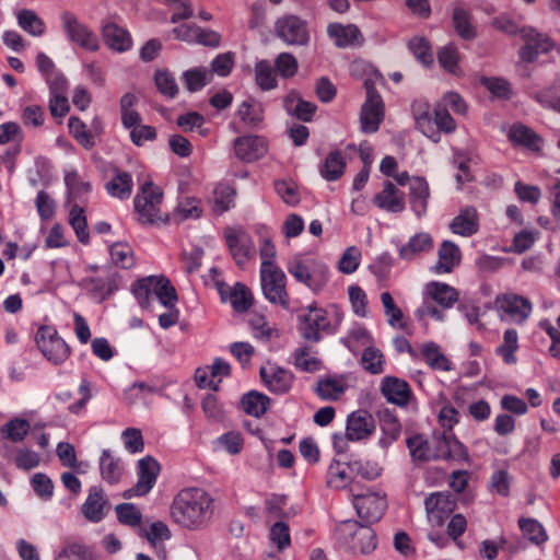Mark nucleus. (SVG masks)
<instances>
[{
  "label": "nucleus",
  "instance_id": "60",
  "mask_svg": "<svg viewBox=\"0 0 560 560\" xmlns=\"http://www.w3.org/2000/svg\"><path fill=\"white\" fill-rule=\"evenodd\" d=\"M233 201L234 190L226 185L218 186L213 192L212 210L215 214L220 215L233 206Z\"/></svg>",
  "mask_w": 560,
  "mask_h": 560
},
{
  "label": "nucleus",
  "instance_id": "47",
  "mask_svg": "<svg viewBox=\"0 0 560 560\" xmlns=\"http://www.w3.org/2000/svg\"><path fill=\"white\" fill-rule=\"evenodd\" d=\"M518 526L525 537L535 545H541L548 539L544 526L535 518L521 517Z\"/></svg>",
  "mask_w": 560,
  "mask_h": 560
},
{
  "label": "nucleus",
  "instance_id": "38",
  "mask_svg": "<svg viewBox=\"0 0 560 560\" xmlns=\"http://www.w3.org/2000/svg\"><path fill=\"white\" fill-rule=\"evenodd\" d=\"M427 292L438 304L444 308L452 307L458 300L457 291L446 283L431 282L427 285Z\"/></svg>",
  "mask_w": 560,
  "mask_h": 560
},
{
  "label": "nucleus",
  "instance_id": "58",
  "mask_svg": "<svg viewBox=\"0 0 560 560\" xmlns=\"http://www.w3.org/2000/svg\"><path fill=\"white\" fill-rule=\"evenodd\" d=\"M113 262L121 268L128 269L135 265L132 248L126 243H115L109 248Z\"/></svg>",
  "mask_w": 560,
  "mask_h": 560
},
{
  "label": "nucleus",
  "instance_id": "28",
  "mask_svg": "<svg viewBox=\"0 0 560 560\" xmlns=\"http://www.w3.org/2000/svg\"><path fill=\"white\" fill-rule=\"evenodd\" d=\"M377 415L382 430V436L378 444L386 448L399 438L401 424L394 411L387 408L380 410Z\"/></svg>",
  "mask_w": 560,
  "mask_h": 560
},
{
  "label": "nucleus",
  "instance_id": "30",
  "mask_svg": "<svg viewBox=\"0 0 560 560\" xmlns=\"http://www.w3.org/2000/svg\"><path fill=\"white\" fill-rule=\"evenodd\" d=\"M438 262L433 267L436 273L451 272L460 262L459 247L452 241H443L438 250Z\"/></svg>",
  "mask_w": 560,
  "mask_h": 560
},
{
  "label": "nucleus",
  "instance_id": "49",
  "mask_svg": "<svg viewBox=\"0 0 560 560\" xmlns=\"http://www.w3.org/2000/svg\"><path fill=\"white\" fill-rule=\"evenodd\" d=\"M361 364L363 369L369 373L381 374L384 372V354L380 349L370 345L364 349L362 353Z\"/></svg>",
  "mask_w": 560,
  "mask_h": 560
},
{
  "label": "nucleus",
  "instance_id": "13",
  "mask_svg": "<svg viewBox=\"0 0 560 560\" xmlns=\"http://www.w3.org/2000/svg\"><path fill=\"white\" fill-rule=\"evenodd\" d=\"M375 420L369 411L355 410L347 417L346 440L351 442L368 440L375 432Z\"/></svg>",
  "mask_w": 560,
  "mask_h": 560
},
{
  "label": "nucleus",
  "instance_id": "54",
  "mask_svg": "<svg viewBox=\"0 0 560 560\" xmlns=\"http://www.w3.org/2000/svg\"><path fill=\"white\" fill-rule=\"evenodd\" d=\"M70 135L85 149H92L95 141L90 131L86 130V125L78 117H70L68 121Z\"/></svg>",
  "mask_w": 560,
  "mask_h": 560
},
{
  "label": "nucleus",
  "instance_id": "56",
  "mask_svg": "<svg viewBox=\"0 0 560 560\" xmlns=\"http://www.w3.org/2000/svg\"><path fill=\"white\" fill-rule=\"evenodd\" d=\"M255 78L257 85L264 91H269L277 86L273 69L267 60H260L256 63Z\"/></svg>",
  "mask_w": 560,
  "mask_h": 560
},
{
  "label": "nucleus",
  "instance_id": "46",
  "mask_svg": "<svg viewBox=\"0 0 560 560\" xmlns=\"http://www.w3.org/2000/svg\"><path fill=\"white\" fill-rule=\"evenodd\" d=\"M69 223L74 230L79 241L83 244L90 242V234L88 231V222L84 215V208L79 203H73L69 212Z\"/></svg>",
  "mask_w": 560,
  "mask_h": 560
},
{
  "label": "nucleus",
  "instance_id": "20",
  "mask_svg": "<svg viewBox=\"0 0 560 560\" xmlns=\"http://www.w3.org/2000/svg\"><path fill=\"white\" fill-rule=\"evenodd\" d=\"M373 203L387 212L399 213L405 210V192L398 189L392 182L386 180L383 189L373 198Z\"/></svg>",
  "mask_w": 560,
  "mask_h": 560
},
{
  "label": "nucleus",
  "instance_id": "12",
  "mask_svg": "<svg viewBox=\"0 0 560 560\" xmlns=\"http://www.w3.org/2000/svg\"><path fill=\"white\" fill-rule=\"evenodd\" d=\"M226 246L237 266H244L250 258L254 244L248 233L243 229L226 226L223 232Z\"/></svg>",
  "mask_w": 560,
  "mask_h": 560
},
{
  "label": "nucleus",
  "instance_id": "55",
  "mask_svg": "<svg viewBox=\"0 0 560 560\" xmlns=\"http://www.w3.org/2000/svg\"><path fill=\"white\" fill-rule=\"evenodd\" d=\"M517 339V331L515 329H506L503 335V343L497 348V354L501 355L508 364L516 362L514 352L518 348Z\"/></svg>",
  "mask_w": 560,
  "mask_h": 560
},
{
  "label": "nucleus",
  "instance_id": "35",
  "mask_svg": "<svg viewBox=\"0 0 560 560\" xmlns=\"http://www.w3.org/2000/svg\"><path fill=\"white\" fill-rule=\"evenodd\" d=\"M453 26L457 35L466 40L477 36L476 27L471 23V13L462 5H455L452 14Z\"/></svg>",
  "mask_w": 560,
  "mask_h": 560
},
{
  "label": "nucleus",
  "instance_id": "45",
  "mask_svg": "<svg viewBox=\"0 0 560 560\" xmlns=\"http://www.w3.org/2000/svg\"><path fill=\"white\" fill-rule=\"evenodd\" d=\"M107 192L119 199H127L132 191V178L127 172H118L116 176L106 184Z\"/></svg>",
  "mask_w": 560,
  "mask_h": 560
},
{
  "label": "nucleus",
  "instance_id": "6",
  "mask_svg": "<svg viewBox=\"0 0 560 560\" xmlns=\"http://www.w3.org/2000/svg\"><path fill=\"white\" fill-rule=\"evenodd\" d=\"M364 89L366 98L360 114L361 129L365 133H373L378 130L384 119L385 105L371 78L364 80Z\"/></svg>",
  "mask_w": 560,
  "mask_h": 560
},
{
  "label": "nucleus",
  "instance_id": "29",
  "mask_svg": "<svg viewBox=\"0 0 560 560\" xmlns=\"http://www.w3.org/2000/svg\"><path fill=\"white\" fill-rule=\"evenodd\" d=\"M100 474L104 481L109 485H116L120 481L125 467L119 457L112 454L109 450H104L100 457Z\"/></svg>",
  "mask_w": 560,
  "mask_h": 560
},
{
  "label": "nucleus",
  "instance_id": "62",
  "mask_svg": "<svg viewBox=\"0 0 560 560\" xmlns=\"http://www.w3.org/2000/svg\"><path fill=\"white\" fill-rule=\"evenodd\" d=\"M154 276L143 278L132 284V292L142 307L150 305V299L153 296Z\"/></svg>",
  "mask_w": 560,
  "mask_h": 560
},
{
  "label": "nucleus",
  "instance_id": "61",
  "mask_svg": "<svg viewBox=\"0 0 560 560\" xmlns=\"http://www.w3.org/2000/svg\"><path fill=\"white\" fill-rule=\"evenodd\" d=\"M481 83L494 97L510 100L512 96L511 85L505 79L482 78Z\"/></svg>",
  "mask_w": 560,
  "mask_h": 560
},
{
  "label": "nucleus",
  "instance_id": "52",
  "mask_svg": "<svg viewBox=\"0 0 560 560\" xmlns=\"http://www.w3.org/2000/svg\"><path fill=\"white\" fill-rule=\"evenodd\" d=\"M438 60L440 66L452 74H459L460 68L458 66L459 52L454 44H447L438 51Z\"/></svg>",
  "mask_w": 560,
  "mask_h": 560
},
{
  "label": "nucleus",
  "instance_id": "10",
  "mask_svg": "<svg viewBox=\"0 0 560 560\" xmlns=\"http://www.w3.org/2000/svg\"><path fill=\"white\" fill-rule=\"evenodd\" d=\"M278 38L290 46H306L311 40L308 24L294 14H285L275 23Z\"/></svg>",
  "mask_w": 560,
  "mask_h": 560
},
{
  "label": "nucleus",
  "instance_id": "59",
  "mask_svg": "<svg viewBox=\"0 0 560 560\" xmlns=\"http://www.w3.org/2000/svg\"><path fill=\"white\" fill-rule=\"evenodd\" d=\"M154 81L161 94L174 98L178 94V86L174 75L168 70H156Z\"/></svg>",
  "mask_w": 560,
  "mask_h": 560
},
{
  "label": "nucleus",
  "instance_id": "18",
  "mask_svg": "<svg viewBox=\"0 0 560 560\" xmlns=\"http://www.w3.org/2000/svg\"><path fill=\"white\" fill-rule=\"evenodd\" d=\"M327 35L338 48L360 47L364 43L363 35L355 24L329 23Z\"/></svg>",
  "mask_w": 560,
  "mask_h": 560
},
{
  "label": "nucleus",
  "instance_id": "26",
  "mask_svg": "<svg viewBox=\"0 0 560 560\" xmlns=\"http://www.w3.org/2000/svg\"><path fill=\"white\" fill-rule=\"evenodd\" d=\"M318 352L308 343L301 345L291 354L292 364L301 372L315 373L322 369L323 362Z\"/></svg>",
  "mask_w": 560,
  "mask_h": 560
},
{
  "label": "nucleus",
  "instance_id": "32",
  "mask_svg": "<svg viewBox=\"0 0 560 560\" xmlns=\"http://www.w3.org/2000/svg\"><path fill=\"white\" fill-rule=\"evenodd\" d=\"M235 117L244 128H257L264 119V109L260 103L254 100L243 101L235 112Z\"/></svg>",
  "mask_w": 560,
  "mask_h": 560
},
{
  "label": "nucleus",
  "instance_id": "5",
  "mask_svg": "<svg viewBox=\"0 0 560 560\" xmlns=\"http://www.w3.org/2000/svg\"><path fill=\"white\" fill-rule=\"evenodd\" d=\"M260 285L266 300L284 310L290 307V296L287 291V276L278 266L260 265Z\"/></svg>",
  "mask_w": 560,
  "mask_h": 560
},
{
  "label": "nucleus",
  "instance_id": "14",
  "mask_svg": "<svg viewBox=\"0 0 560 560\" xmlns=\"http://www.w3.org/2000/svg\"><path fill=\"white\" fill-rule=\"evenodd\" d=\"M259 375L265 386L276 395L289 393L294 382L292 372L273 363L261 366Z\"/></svg>",
  "mask_w": 560,
  "mask_h": 560
},
{
  "label": "nucleus",
  "instance_id": "3",
  "mask_svg": "<svg viewBox=\"0 0 560 560\" xmlns=\"http://www.w3.org/2000/svg\"><path fill=\"white\" fill-rule=\"evenodd\" d=\"M288 272L315 293L320 292L329 279L328 267L317 259L294 257L287 265Z\"/></svg>",
  "mask_w": 560,
  "mask_h": 560
},
{
  "label": "nucleus",
  "instance_id": "19",
  "mask_svg": "<svg viewBox=\"0 0 560 560\" xmlns=\"http://www.w3.org/2000/svg\"><path fill=\"white\" fill-rule=\"evenodd\" d=\"M110 509L105 493L100 487H92L88 498L81 506V512L86 520L93 523L101 522Z\"/></svg>",
  "mask_w": 560,
  "mask_h": 560
},
{
  "label": "nucleus",
  "instance_id": "4",
  "mask_svg": "<svg viewBox=\"0 0 560 560\" xmlns=\"http://www.w3.org/2000/svg\"><path fill=\"white\" fill-rule=\"evenodd\" d=\"M162 200L163 192L158 186L151 182L142 185L140 192L135 197V210L138 213V221L142 225L167 222V214L162 213L160 210Z\"/></svg>",
  "mask_w": 560,
  "mask_h": 560
},
{
  "label": "nucleus",
  "instance_id": "34",
  "mask_svg": "<svg viewBox=\"0 0 560 560\" xmlns=\"http://www.w3.org/2000/svg\"><path fill=\"white\" fill-rule=\"evenodd\" d=\"M55 560H98L93 550L78 540H66Z\"/></svg>",
  "mask_w": 560,
  "mask_h": 560
},
{
  "label": "nucleus",
  "instance_id": "40",
  "mask_svg": "<svg viewBox=\"0 0 560 560\" xmlns=\"http://www.w3.org/2000/svg\"><path fill=\"white\" fill-rule=\"evenodd\" d=\"M346 390L345 384L337 378L326 377L316 383L314 392L326 401L337 400Z\"/></svg>",
  "mask_w": 560,
  "mask_h": 560
},
{
  "label": "nucleus",
  "instance_id": "43",
  "mask_svg": "<svg viewBox=\"0 0 560 560\" xmlns=\"http://www.w3.org/2000/svg\"><path fill=\"white\" fill-rule=\"evenodd\" d=\"M346 168V162L340 151L330 152L323 166L320 167V175L329 182L337 180L342 176Z\"/></svg>",
  "mask_w": 560,
  "mask_h": 560
},
{
  "label": "nucleus",
  "instance_id": "33",
  "mask_svg": "<svg viewBox=\"0 0 560 560\" xmlns=\"http://www.w3.org/2000/svg\"><path fill=\"white\" fill-rule=\"evenodd\" d=\"M410 205L417 217H422L427 212L430 189L423 177H412L409 188Z\"/></svg>",
  "mask_w": 560,
  "mask_h": 560
},
{
  "label": "nucleus",
  "instance_id": "21",
  "mask_svg": "<svg viewBox=\"0 0 560 560\" xmlns=\"http://www.w3.org/2000/svg\"><path fill=\"white\" fill-rule=\"evenodd\" d=\"M235 155L244 162L259 160L267 152V144L262 137L243 136L234 141Z\"/></svg>",
  "mask_w": 560,
  "mask_h": 560
},
{
  "label": "nucleus",
  "instance_id": "64",
  "mask_svg": "<svg viewBox=\"0 0 560 560\" xmlns=\"http://www.w3.org/2000/svg\"><path fill=\"white\" fill-rule=\"evenodd\" d=\"M118 521L128 526H138L141 523L140 511L131 503H120L115 508Z\"/></svg>",
  "mask_w": 560,
  "mask_h": 560
},
{
  "label": "nucleus",
  "instance_id": "1",
  "mask_svg": "<svg viewBox=\"0 0 560 560\" xmlns=\"http://www.w3.org/2000/svg\"><path fill=\"white\" fill-rule=\"evenodd\" d=\"M214 514L213 498L201 488L180 490L171 505L172 520L183 528L201 530L212 521Z\"/></svg>",
  "mask_w": 560,
  "mask_h": 560
},
{
  "label": "nucleus",
  "instance_id": "39",
  "mask_svg": "<svg viewBox=\"0 0 560 560\" xmlns=\"http://www.w3.org/2000/svg\"><path fill=\"white\" fill-rule=\"evenodd\" d=\"M153 296L168 308L174 307L178 300L175 288L164 276H154Z\"/></svg>",
  "mask_w": 560,
  "mask_h": 560
},
{
  "label": "nucleus",
  "instance_id": "7",
  "mask_svg": "<svg viewBox=\"0 0 560 560\" xmlns=\"http://www.w3.org/2000/svg\"><path fill=\"white\" fill-rule=\"evenodd\" d=\"M35 342L43 355L55 365L62 364L70 357V347L51 326H40Z\"/></svg>",
  "mask_w": 560,
  "mask_h": 560
},
{
  "label": "nucleus",
  "instance_id": "23",
  "mask_svg": "<svg viewBox=\"0 0 560 560\" xmlns=\"http://www.w3.org/2000/svg\"><path fill=\"white\" fill-rule=\"evenodd\" d=\"M381 392L389 402L397 406L408 405L412 395L409 384L395 376H386L383 378Z\"/></svg>",
  "mask_w": 560,
  "mask_h": 560
},
{
  "label": "nucleus",
  "instance_id": "25",
  "mask_svg": "<svg viewBox=\"0 0 560 560\" xmlns=\"http://www.w3.org/2000/svg\"><path fill=\"white\" fill-rule=\"evenodd\" d=\"M283 107L285 112L304 122H310L317 110L315 103L305 101L296 91H291L283 98Z\"/></svg>",
  "mask_w": 560,
  "mask_h": 560
},
{
  "label": "nucleus",
  "instance_id": "51",
  "mask_svg": "<svg viewBox=\"0 0 560 560\" xmlns=\"http://www.w3.org/2000/svg\"><path fill=\"white\" fill-rule=\"evenodd\" d=\"M348 468L351 472H354L366 480H374L382 472V467L376 462L363 460L357 457L350 458L348 462Z\"/></svg>",
  "mask_w": 560,
  "mask_h": 560
},
{
  "label": "nucleus",
  "instance_id": "24",
  "mask_svg": "<svg viewBox=\"0 0 560 560\" xmlns=\"http://www.w3.org/2000/svg\"><path fill=\"white\" fill-rule=\"evenodd\" d=\"M104 43L114 51L125 52L132 47V38L129 32L115 22H105L102 26Z\"/></svg>",
  "mask_w": 560,
  "mask_h": 560
},
{
  "label": "nucleus",
  "instance_id": "22",
  "mask_svg": "<svg viewBox=\"0 0 560 560\" xmlns=\"http://www.w3.org/2000/svg\"><path fill=\"white\" fill-rule=\"evenodd\" d=\"M433 237L428 232H419L412 235L408 242L398 248L401 260L412 261L433 249Z\"/></svg>",
  "mask_w": 560,
  "mask_h": 560
},
{
  "label": "nucleus",
  "instance_id": "15",
  "mask_svg": "<svg viewBox=\"0 0 560 560\" xmlns=\"http://www.w3.org/2000/svg\"><path fill=\"white\" fill-rule=\"evenodd\" d=\"M160 472L159 463L151 456L141 458L138 462V481L133 488L125 492L126 498L132 495H144L150 492L156 482Z\"/></svg>",
  "mask_w": 560,
  "mask_h": 560
},
{
  "label": "nucleus",
  "instance_id": "50",
  "mask_svg": "<svg viewBox=\"0 0 560 560\" xmlns=\"http://www.w3.org/2000/svg\"><path fill=\"white\" fill-rule=\"evenodd\" d=\"M30 429L31 424L26 419L14 418L2 425L1 434L10 441L19 443L25 439Z\"/></svg>",
  "mask_w": 560,
  "mask_h": 560
},
{
  "label": "nucleus",
  "instance_id": "44",
  "mask_svg": "<svg viewBox=\"0 0 560 560\" xmlns=\"http://www.w3.org/2000/svg\"><path fill=\"white\" fill-rule=\"evenodd\" d=\"M407 446L415 460L430 462L434 460L432 454V440L428 441L422 435H413L407 439Z\"/></svg>",
  "mask_w": 560,
  "mask_h": 560
},
{
  "label": "nucleus",
  "instance_id": "42",
  "mask_svg": "<svg viewBox=\"0 0 560 560\" xmlns=\"http://www.w3.org/2000/svg\"><path fill=\"white\" fill-rule=\"evenodd\" d=\"M509 139L515 143L528 149H539L540 138L528 127L522 124H515L510 128Z\"/></svg>",
  "mask_w": 560,
  "mask_h": 560
},
{
  "label": "nucleus",
  "instance_id": "17",
  "mask_svg": "<svg viewBox=\"0 0 560 560\" xmlns=\"http://www.w3.org/2000/svg\"><path fill=\"white\" fill-rule=\"evenodd\" d=\"M495 307L517 323H523L532 313V303L514 293L501 294L495 298Z\"/></svg>",
  "mask_w": 560,
  "mask_h": 560
},
{
  "label": "nucleus",
  "instance_id": "48",
  "mask_svg": "<svg viewBox=\"0 0 560 560\" xmlns=\"http://www.w3.org/2000/svg\"><path fill=\"white\" fill-rule=\"evenodd\" d=\"M18 23L21 28L31 34L32 36H40L45 31L43 20L33 10L23 9L18 15Z\"/></svg>",
  "mask_w": 560,
  "mask_h": 560
},
{
  "label": "nucleus",
  "instance_id": "8",
  "mask_svg": "<svg viewBox=\"0 0 560 560\" xmlns=\"http://www.w3.org/2000/svg\"><path fill=\"white\" fill-rule=\"evenodd\" d=\"M61 26L68 39L79 47L97 51L100 40L97 35L84 23H82L71 11H63L60 14Z\"/></svg>",
  "mask_w": 560,
  "mask_h": 560
},
{
  "label": "nucleus",
  "instance_id": "27",
  "mask_svg": "<svg viewBox=\"0 0 560 560\" xmlns=\"http://www.w3.org/2000/svg\"><path fill=\"white\" fill-rule=\"evenodd\" d=\"M450 230L454 234L469 237L478 232L479 217L474 207H466L450 223Z\"/></svg>",
  "mask_w": 560,
  "mask_h": 560
},
{
  "label": "nucleus",
  "instance_id": "41",
  "mask_svg": "<svg viewBox=\"0 0 560 560\" xmlns=\"http://www.w3.org/2000/svg\"><path fill=\"white\" fill-rule=\"evenodd\" d=\"M270 398L258 392H249L242 398V407L247 415L259 418L266 413Z\"/></svg>",
  "mask_w": 560,
  "mask_h": 560
},
{
  "label": "nucleus",
  "instance_id": "9",
  "mask_svg": "<svg viewBox=\"0 0 560 560\" xmlns=\"http://www.w3.org/2000/svg\"><path fill=\"white\" fill-rule=\"evenodd\" d=\"M298 331L307 342L317 343L322 340V332L334 334L327 312L323 308L310 306L307 314L298 317Z\"/></svg>",
  "mask_w": 560,
  "mask_h": 560
},
{
  "label": "nucleus",
  "instance_id": "31",
  "mask_svg": "<svg viewBox=\"0 0 560 560\" xmlns=\"http://www.w3.org/2000/svg\"><path fill=\"white\" fill-rule=\"evenodd\" d=\"M412 114L417 128L433 142L438 143L441 140V133L429 115V105L424 102H415L412 104Z\"/></svg>",
  "mask_w": 560,
  "mask_h": 560
},
{
  "label": "nucleus",
  "instance_id": "2",
  "mask_svg": "<svg viewBox=\"0 0 560 560\" xmlns=\"http://www.w3.org/2000/svg\"><path fill=\"white\" fill-rule=\"evenodd\" d=\"M335 538L340 548L353 556H369L377 547L375 530L354 520L338 523L335 527Z\"/></svg>",
  "mask_w": 560,
  "mask_h": 560
},
{
  "label": "nucleus",
  "instance_id": "53",
  "mask_svg": "<svg viewBox=\"0 0 560 560\" xmlns=\"http://www.w3.org/2000/svg\"><path fill=\"white\" fill-rule=\"evenodd\" d=\"M230 302L236 312L244 313L253 305L254 298L250 290L238 282L231 290Z\"/></svg>",
  "mask_w": 560,
  "mask_h": 560
},
{
  "label": "nucleus",
  "instance_id": "16",
  "mask_svg": "<svg viewBox=\"0 0 560 560\" xmlns=\"http://www.w3.org/2000/svg\"><path fill=\"white\" fill-rule=\"evenodd\" d=\"M428 520L441 526L456 508L455 499L447 492L431 493L424 501Z\"/></svg>",
  "mask_w": 560,
  "mask_h": 560
},
{
  "label": "nucleus",
  "instance_id": "63",
  "mask_svg": "<svg viewBox=\"0 0 560 560\" xmlns=\"http://www.w3.org/2000/svg\"><path fill=\"white\" fill-rule=\"evenodd\" d=\"M409 48L415 57L424 66L433 62V55L429 42L423 37H413L409 42Z\"/></svg>",
  "mask_w": 560,
  "mask_h": 560
},
{
  "label": "nucleus",
  "instance_id": "37",
  "mask_svg": "<svg viewBox=\"0 0 560 560\" xmlns=\"http://www.w3.org/2000/svg\"><path fill=\"white\" fill-rule=\"evenodd\" d=\"M421 355L427 364L433 369L439 371H451V361L446 358L444 353L441 352L440 347L433 342H427L421 347Z\"/></svg>",
  "mask_w": 560,
  "mask_h": 560
},
{
  "label": "nucleus",
  "instance_id": "11",
  "mask_svg": "<svg viewBox=\"0 0 560 560\" xmlns=\"http://www.w3.org/2000/svg\"><path fill=\"white\" fill-rule=\"evenodd\" d=\"M352 497L357 515L366 525L376 523L383 517L387 509V500L384 493L366 492Z\"/></svg>",
  "mask_w": 560,
  "mask_h": 560
},
{
  "label": "nucleus",
  "instance_id": "57",
  "mask_svg": "<svg viewBox=\"0 0 560 560\" xmlns=\"http://www.w3.org/2000/svg\"><path fill=\"white\" fill-rule=\"evenodd\" d=\"M347 467L340 462L332 460L327 470V485L330 488L343 489L350 482V476L347 474Z\"/></svg>",
  "mask_w": 560,
  "mask_h": 560
},
{
  "label": "nucleus",
  "instance_id": "36",
  "mask_svg": "<svg viewBox=\"0 0 560 560\" xmlns=\"http://www.w3.org/2000/svg\"><path fill=\"white\" fill-rule=\"evenodd\" d=\"M65 183L68 191V202L78 203V201H85V196L91 190L89 182L81 180L78 172L72 171L66 174Z\"/></svg>",
  "mask_w": 560,
  "mask_h": 560
}]
</instances>
